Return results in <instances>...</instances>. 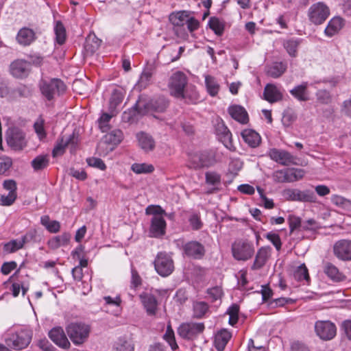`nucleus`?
I'll list each match as a JSON object with an SVG mask.
<instances>
[{
  "instance_id": "12",
  "label": "nucleus",
  "mask_w": 351,
  "mask_h": 351,
  "mask_svg": "<svg viewBox=\"0 0 351 351\" xmlns=\"http://www.w3.org/2000/svg\"><path fill=\"white\" fill-rule=\"evenodd\" d=\"M180 243L182 244L184 254L188 257L200 259L205 254L204 246L197 241H189L184 244L183 241H177L178 245H180Z\"/></svg>"
},
{
  "instance_id": "27",
  "label": "nucleus",
  "mask_w": 351,
  "mask_h": 351,
  "mask_svg": "<svg viewBox=\"0 0 351 351\" xmlns=\"http://www.w3.org/2000/svg\"><path fill=\"white\" fill-rule=\"evenodd\" d=\"M241 136L250 147H257L261 142V138L258 133L252 129H245L242 131Z\"/></svg>"
},
{
  "instance_id": "55",
  "label": "nucleus",
  "mask_w": 351,
  "mask_h": 351,
  "mask_svg": "<svg viewBox=\"0 0 351 351\" xmlns=\"http://www.w3.org/2000/svg\"><path fill=\"white\" fill-rule=\"evenodd\" d=\"M12 165V160L10 157H0V174L6 175Z\"/></svg>"
},
{
  "instance_id": "26",
  "label": "nucleus",
  "mask_w": 351,
  "mask_h": 351,
  "mask_svg": "<svg viewBox=\"0 0 351 351\" xmlns=\"http://www.w3.org/2000/svg\"><path fill=\"white\" fill-rule=\"evenodd\" d=\"M344 20L339 16H335L332 18L326 27L325 28L324 33L326 36L332 37L337 34L343 27Z\"/></svg>"
},
{
  "instance_id": "21",
  "label": "nucleus",
  "mask_w": 351,
  "mask_h": 351,
  "mask_svg": "<svg viewBox=\"0 0 351 351\" xmlns=\"http://www.w3.org/2000/svg\"><path fill=\"white\" fill-rule=\"evenodd\" d=\"M36 39V33L33 29L28 27L20 29L16 36L17 43L23 47L29 46Z\"/></svg>"
},
{
  "instance_id": "3",
  "label": "nucleus",
  "mask_w": 351,
  "mask_h": 351,
  "mask_svg": "<svg viewBox=\"0 0 351 351\" xmlns=\"http://www.w3.org/2000/svg\"><path fill=\"white\" fill-rule=\"evenodd\" d=\"M231 250L234 258L239 261H246L250 259L254 254L253 244L243 239L235 241L232 244Z\"/></svg>"
},
{
  "instance_id": "18",
  "label": "nucleus",
  "mask_w": 351,
  "mask_h": 351,
  "mask_svg": "<svg viewBox=\"0 0 351 351\" xmlns=\"http://www.w3.org/2000/svg\"><path fill=\"white\" fill-rule=\"evenodd\" d=\"M139 298L147 314L149 316L155 315L157 313L158 306V302L156 297L152 293L143 292L140 294Z\"/></svg>"
},
{
  "instance_id": "41",
  "label": "nucleus",
  "mask_w": 351,
  "mask_h": 351,
  "mask_svg": "<svg viewBox=\"0 0 351 351\" xmlns=\"http://www.w3.org/2000/svg\"><path fill=\"white\" fill-rule=\"evenodd\" d=\"M205 83L208 93L210 96H215L219 90V85L215 77L210 75L205 77Z\"/></svg>"
},
{
  "instance_id": "42",
  "label": "nucleus",
  "mask_w": 351,
  "mask_h": 351,
  "mask_svg": "<svg viewBox=\"0 0 351 351\" xmlns=\"http://www.w3.org/2000/svg\"><path fill=\"white\" fill-rule=\"evenodd\" d=\"M56 40L59 45H62L66 40V29L60 21H56L54 27Z\"/></svg>"
},
{
  "instance_id": "29",
  "label": "nucleus",
  "mask_w": 351,
  "mask_h": 351,
  "mask_svg": "<svg viewBox=\"0 0 351 351\" xmlns=\"http://www.w3.org/2000/svg\"><path fill=\"white\" fill-rule=\"evenodd\" d=\"M232 337L226 329L219 330L215 337V346L218 351H223Z\"/></svg>"
},
{
  "instance_id": "25",
  "label": "nucleus",
  "mask_w": 351,
  "mask_h": 351,
  "mask_svg": "<svg viewBox=\"0 0 351 351\" xmlns=\"http://www.w3.org/2000/svg\"><path fill=\"white\" fill-rule=\"evenodd\" d=\"M29 64L23 60H16L10 64V72L16 77H23L27 75Z\"/></svg>"
},
{
  "instance_id": "6",
  "label": "nucleus",
  "mask_w": 351,
  "mask_h": 351,
  "mask_svg": "<svg viewBox=\"0 0 351 351\" xmlns=\"http://www.w3.org/2000/svg\"><path fill=\"white\" fill-rule=\"evenodd\" d=\"M330 15V8L324 2L319 1L312 4L308 10L309 21L314 25H321Z\"/></svg>"
},
{
  "instance_id": "37",
  "label": "nucleus",
  "mask_w": 351,
  "mask_h": 351,
  "mask_svg": "<svg viewBox=\"0 0 351 351\" xmlns=\"http://www.w3.org/2000/svg\"><path fill=\"white\" fill-rule=\"evenodd\" d=\"M123 139V133L119 130H114L106 134L103 137V142L106 144L117 145L121 143Z\"/></svg>"
},
{
  "instance_id": "23",
  "label": "nucleus",
  "mask_w": 351,
  "mask_h": 351,
  "mask_svg": "<svg viewBox=\"0 0 351 351\" xmlns=\"http://www.w3.org/2000/svg\"><path fill=\"white\" fill-rule=\"evenodd\" d=\"M323 271L327 277L334 282H340L346 280V277L340 271L339 268L330 262H326L323 265Z\"/></svg>"
},
{
  "instance_id": "4",
  "label": "nucleus",
  "mask_w": 351,
  "mask_h": 351,
  "mask_svg": "<svg viewBox=\"0 0 351 351\" xmlns=\"http://www.w3.org/2000/svg\"><path fill=\"white\" fill-rule=\"evenodd\" d=\"M216 162L215 154L211 152H195L189 155L188 166L191 169L209 167Z\"/></svg>"
},
{
  "instance_id": "10",
  "label": "nucleus",
  "mask_w": 351,
  "mask_h": 351,
  "mask_svg": "<svg viewBox=\"0 0 351 351\" xmlns=\"http://www.w3.org/2000/svg\"><path fill=\"white\" fill-rule=\"evenodd\" d=\"M203 323L186 322L182 324L178 328V335L183 339L192 340L204 330Z\"/></svg>"
},
{
  "instance_id": "63",
  "label": "nucleus",
  "mask_w": 351,
  "mask_h": 351,
  "mask_svg": "<svg viewBox=\"0 0 351 351\" xmlns=\"http://www.w3.org/2000/svg\"><path fill=\"white\" fill-rule=\"evenodd\" d=\"M146 214L152 215L153 217L156 215H167L165 211L159 206H149L146 208Z\"/></svg>"
},
{
  "instance_id": "64",
  "label": "nucleus",
  "mask_w": 351,
  "mask_h": 351,
  "mask_svg": "<svg viewBox=\"0 0 351 351\" xmlns=\"http://www.w3.org/2000/svg\"><path fill=\"white\" fill-rule=\"evenodd\" d=\"M317 228H319V224L313 219L302 221V230H315Z\"/></svg>"
},
{
  "instance_id": "57",
  "label": "nucleus",
  "mask_w": 351,
  "mask_h": 351,
  "mask_svg": "<svg viewBox=\"0 0 351 351\" xmlns=\"http://www.w3.org/2000/svg\"><path fill=\"white\" fill-rule=\"evenodd\" d=\"M44 120L42 118H39L34 124L35 132L40 139H43L46 137V132L44 128Z\"/></svg>"
},
{
  "instance_id": "61",
  "label": "nucleus",
  "mask_w": 351,
  "mask_h": 351,
  "mask_svg": "<svg viewBox=\"0 0 351 351\" xmlns=\"http://www.w3.org/2000/svg\"><path fill=\"white\" fill-rule=\"evenodd\" d=\"M291 182L301 180L305 175V171L302 169L289 168Z\"/></svg>"
},
{
  "instance_id": "33",
  "label": "nucleus",
  "mask_w": 351,
  "mask_h": 351,
  "mask_svg": "<svg viewBox=\"0 0 351 351\" xmlns=\"http://www.w3.org/2000/svg\"><path fill=\"white\" fill-rule=\"evenodd\" d=\"M71 239L69 233L64 232L61 235L56 236L50 239L48 242V246L52 250H56L61 246H64L68 244Z\"/></svg>"
},
{
  "instance_id": "52",
  "label": "nucleus",
  "mask_w": 351,
  "mask_h": 351,
  "mask_svg": "<svg viewBox=\"0 0 351 351\" xmlns=\"http://www.w3.org/2000/svg\"><path fill=\"white\" fill-rule=\"evenodd\" d=\"M23 246L24 245L21 239H14L4 245V250L8 253H13L20 249H22Z\"/></svg>"
},
{
  "instance_id": "17",
  "label": "nucleus",
  "mask_w": 351,
  "mask_h": 351,
  "mask_svg": "<svg viewBox=\"0 0 351 351\" xmlns=\"http://www.w3.org/2000/svg\"><path fill=\"white\" fill-rule=\"evenodd\" d=\"M268 155L271 160L282 165L289 166L294 164L295 158L287 151L274 148L269 151Z\"/></svg>"
},
{
  "instance_id": "40",
  "label": "nucleus",
  "mask_w": 351,
  "mask_h": 351,
  "mask_svg": "<svg viewBox=\"0 0 351 351\" xmlns=\"http://www.w3.org/2000/svg\"><path fill=\"white\" fill-rule=\"evenodd\" d=\"M300 41L301 39L300 38H291L284 41L283 47L290 56L295 57L297 56L298 47Z\"/></svg>"
},
{
  "instance_id": "36",
  "label": "nucleus",
  "mask_w": 351,
  "mask_h": 351,
  "mask_svg": "<svg viewBox=\"0 0 351 351\" xmlns=\"http://www.w3.org/2000/svg\"><path fill=\"white\" fill-rule=\"evenodd\" d=\"M287 70V64L282 62H274L269 66L267 70V74L273 77L278 78L280 77Z\"/></svg>"
},
{
  "instance_id": "13",
  "label": "nucleus",
  "mask_w": 351,
  "mask_h": 351,
  "mask_svg": "<svg viewBox=\"0 0 351 351\" xmlns=\"http://www.w3.org/2000/svg\"><path fill=\"white\" fill-rule=\"evenodd\" d=\"M333 254L340 261H351V240L341 239L333 245Z\"/></svg>"
},
{
  "instance_id": "15",
  "label": "nucleus",
  "mask_w": 351,
  "mask_h": 351,
  "mask_svg": "<svg viewBox=\"0 0 351 351\" xmlns=\"http://www.w3.org/2000/svg\"><path fill=\"white\" fill-rule=\"evenodd\" d=\"M136 106L138 108L144 106L146 112L155 111L162 112L165 110L168 106L167 100L163 97L152 99L146 104H143L142 101H139Z\"/></svg>"
},
{
  "instance_id": "47",
  "label": "nucleus",
  "mask_w": 351,
  "mask_h": 351,
  "mask_svg": "<svg viewBox=\"0 0 351 351\" xmlns=\"http://www.w3.org/2000/svg\"><path fill=\"white\" fill-rule=\"evenodd\" d=\"M293 277L298 281H308L310 277L307 267L304 264L297 267L293 271Z\"/></svg>"
},
{
  "instance_id": "50",
  "label": "nucleus",
  "mask_w": 351,
  "mask_h": 351,
  "mask_svg": "<svg viewBox=\"0 0 351 351\" xmlns=\"http://www.w3.org/2000/svg\"><path fill=\"white\" fill-rule=\"evenodd\" d=\"M110 113H103L99 119V128L102 132H105L108 128V122L116 114L114 110L110 109Z\"/></svg>"
},
{
  "instance_id": "48",
  "label": "nucleus",
  "mask_w": 351,
  "mask_h": 351,
  "mask_svg": "<svg viewBox=\"0 0 351 351\" xmlns=\"http://www.w3.org/2000/svg\"><path fill=\"white\" fill-rule=\"evenodd\" d=\"M131 169L136 174L149 173L154 171V167L152 165L147 163H134Z\"/></svg>"
},
{
  "instance_id": "20",
  "label": "nucleus",
  "mask_w": 351,
  "mask_h": 351,
  "mask_svg": "<svg viewBox=\"0 0 351 351\" xmlns=\"http://www.w3.org/2000/svg\"><path fill=\"white\" fill-rule=\"evenodd\" d=\"M271 251L272 249L269 246H264L258 249L252 269L256 270L262 268L271 257Z\"/></svg>"
},
{
  "instance_id": "24",
  "label": "nucleus",
  "mask_w": 351,
  "mask_h": 351,
  "mask_svg": "<svg viewBox=\"0 0 351 351\" xmlns=\"http://www.w3.org/2000/svg\"><path fill=\"white\" fill-rule=\"evenodd\" d=\"M308 83L303 82L294 86L289 92L299 101H307L310 99V92L308 90Z\"/></svg>"
},
{
  "instance_id": "5",
  "label": "nucleus",
  "mask_w": 351,
  "mask_h": 351,
  "mask_svg": "<svg viewBox=\"0 0 351 351\" xmlns=\"http://www.w3.org/2000/svg\"><path fill=\"white\" fill-rule=\"evenodd\" d=\"M90 331V326L83 323H71L66 327L69 337L77 345L83 343L87 339Z\"/></svg>"
},
{
  "instance_id": "58",
  "label": "nucleus",
  "mask_w": 351,
  "mask_h": 351,
  "mask_svg": "<svg viewBox=\"0 0 351 351\" xmlns=\"http://www.w3.org/2000/svg\"><path fill=\"white\" fill-rule=\"evenodd\" d=\"M86 162L89 166L97 168L100 170L104 171L106 169V165L100 158L91 157L87 158Z\"/></svg>"
},
{
  "instance_id": "9",
  "label": "nucleus",
  "mask_w": 351,
  "mask_h": 351,
  "mask_svg": "<svg viewBox=\"0 0 351 351\" xmlns=\"http://www.w3.org/2000/svg\"><path fill=\"white\" fill-rule=\"evenodd\" d=\"M66 86L64 82L59 79H51L49 81H43L40 85L43 95L48 99H52L55 95L63 93Z\"/></svg>"
},
{
  "instance_id": "56",
  "label": "nucleus",
  "mask_w": 351,
  "mask_h": 351,
  "mask_svg": "<svg viewBox=\"0 0 351 351\" xmlns=\"http://www.w3.org/2000/svg\"><path fill=\"white\" fill-rule=\"evenodd\" d=\"M265 237L274 245L276 250L279 251L281 249L282 242L278 234L269 232L265 235Z\"/></svg>"
},
{
  "instance_id": "39",
  "label": "nucleus",
  "mask_w": 351,
  "mask_h": 351,
  "mask_svg": "<svg viewBox=\"0 0 351 351\" xmlns=\"http://www.w3.org/2000/svg\"><path fill=\"white\" fill-rule=\"evenodd\" d=\"M208 25L209 27L217 36H221L224 31V22L217 17L213 16L208 20Z\"/></svg>"
},
{
  "instance_id": "46",
  "label": "nucleus",
  "mask_w": 351,
  "mask_h": 351,
  "mask_svg": "<svg viewBox=\"0 0 351 351\" xmlns=\"http://www.w3.org/2000/svg\"><path fill=\"white\" fill-rule=\"evenodd\" d=\"M101 44V40H99L95 35H89L86 40L85 49L88 52L93 53L99 48Z\"/></svg>"
},
{
  "instance_id": "22",
  "label": "nucleus",
  "mask_w": 351,
  "mask_h": 351,
  "mask_svg": "<svg viewBox=\"0 0 351 351\" xmlns=\"http://www.w3.org/2000/svg\"><path fill=\"white\" fill-rule=\"evenodd\" d=\"M49 337L53 342L62 348L67 349L70 347V342L61 327L52 328L49 332Z\"/></svg>"
},
{
  "instance_id": "32",
  "label": "nucleus",
  "mask_w": 351,
  "mask_h": 351,
  "mask_svg": "<svg viewBox=\"0 0 351 351\" xmlns=\"http://www.w3.org/2000/svg\"><path fill=\"white\" fill-rule=\"evenodd\" d=\"M206 183L213 187L208 191V193H213L219 190L221 185V176L215 171H208L205 174Z\"/></svg>"
},
{
  "instance_id": "60",
  "label": "nucleus",
  "mask_w": 351,
  "mask_h": 351,
  "mask_svg": "<svg viewBox=\"0 0 351 351\" xmlns=\"http://www.w3.org/2000/svg\"><path fill=\"white\" fill-rule=\"evenodd\" d=\"M208 295L213 302L220 300L222 296V289L219 287H215L208 289Z\"/></svg>"
},
{
  "instance_id": "62",
  "label": "nucleus",
  "mask_w": 351,
  "mask_h": 351,
  "mask_svg": "<svg viewBox=\"0 0 351 351\" xmlns=\"http://www.w3.org/2000/svg\"><path fill=\"white\" fill-rule=\"evenodd\" d=\"M331 201L334 204L341 207H346L351 204V201L337 195H332Z\"/></svg>"
},
{
  "instance_id": "11",
  "label": "nucleus",
  "mask_w": 351,
  "mask_h": 351,
  "mask_svg": "<svg viewBox=\"0 0 351 351\" xmlns=\"http://www.w3.org/2000/svg\"><path fill=\"white\" fill-rule=\"evenodd\" d=\"M6 141L14 150H21L26 145L25 135L19 128H12L7 132Z\"/></svg>"
},
{
  "instance_id": "49",
  "label": "nucleus",
  "mask_w": 351,
  "mask_h": 351,
  "mask_svg": "<svg viewBox=\"0 0 351 351\" xmlns=\"http://www.w3.org/2000/svg\"><path fill=\"white\" fill-rule=\"evenodd\" d=\"M208 310V305L205 302H195L193 303L194 317L197 318L202 317Z\"/></svg>"
},
{
  "instance_id": "38",
  "label": "nucleus",
  "mask_w": 351,
  "mask_h": 351,
  "mask_svg": "<svg viewBox=\"0 0 351 351\" xmlns=\"http://www.w3.org/2000/svg\"><path fill=\"white\" fill-rule=\"evenodd\" d=\"M316 103L321 105H329L332 101V95L326 89H319L315 93Z\"/></svg>"
},
{
  "instance_id": "30",
  "label": "nucleus",
  "mask_w": 351,
  "mask_h": 351,
  "mask_svg": "<svg viewBox=\"0 0 351 351\" xmlns=\"http://www.w3.org/2000/svg\"><path fill=\"white\" fill-rule=\"evenodd\" d=\"M138 145L145 152H149L154 149L155 141L152 136L146 132H139L136 134Z\"/></svg>"
},
{
  "instance_id": "44",
  "label": "nucleus",
  "mask_w": 351,
  "mask_h": 351,
  "mask_svg": "<svg viewBox=\"0 0 351 351\" xmlns=\"http://www.w3.org/2000/svg\"><path fill=\"white\" fill-rule=\"evenodd\" d=\"M316 195L311 190L300 191L298 189L297 195V202H315Z\"/></svg>"
},
{
  "instance_id": "8",
  "label": "nucleus",
  "mask_w": 351,
  "mask_h": 351,
  "mask_svg": "<svg viewBox=\"0 0 351 351\" xmlns=\"http://www.w3.org/2000/svg\"><path fill=\"white\" fill-rule=\"evenodd\" d=\"M316 335L323 341H330L337 335V327L334 323L328 320H318L314 326Z\"/></svg>"
},
{
  "instance_id": "35",
  "label": "nucleus",
  "mask_w": 351,
  "mask_h": 351,
  "mask_svg": "<svg viewBox=\"0 0 351 351\" xmlns=\"http://www.w3.org/2000/svg\"><path fill=\"white\" fill-rule=\"evenodd\" d=\"M132 341L126 337H119L113 344L114 351H134Z\"/></svg>"
},
{
  "instance_id": "43",
  "label": "nucleus",
  "mask_w": 351,
  "mask_h": 351,
  "mask_svg": "<svg viewBox=\"0 0 351 351\" xmlns=\"http://www.w3.org/2000/svg\"><path fill=\"white\" fill-rule=\"evenodd\" d=\"M49 162V160L47 155H39L32 161L31 164L35 171H39L46 168Z\"/></svg>"
},
{
  "instance_id": "45",
  "label": "nucleus",
  "mask_w": 351,
  "mask_h": 351,
  "mask_svg": "<svg viewBox=\"0 0 351 351\" xmlns=\"http://www.w3.org/2000/svg\"><path fill=\"white\" fill-rule=\"evenodd\" d=\"M124 97L123 90L121 89H114L110 99V109L115 110L116 107L119 105Z\"/></svg>"
},
{
  "instance_id": "16",
  "label": "nucleus",
  "mask_w": 351,
  "mask_h": 351,
  "mask_svg": "<svg viewBox=\"0 0 351 351\" xmlns=\"http://www.w3.org/2000/svg\"><path fill=\"white\" fill-rule=\"evenodd\" d=\"M77 143L78 138L74 134L65 139L64 137H62L57 141L52 151L53 157L55 158L62 155L64 153L65 148L69 145H71V149H75Z\"/></svg>"
},
{
  "instance_id": "28",
  "label": "nucleus",
  "mask_w": 351,
  "mask_h": 351,
  "mask_svg": "<svg viewBox=\"0 0 351 351\" xmlns=\"http://www.w3.org/2000/svg\"><path fill=\"white\" fill-rule=\"evenodd\" d=\"M228 113L237 121L245 124L248 121V114L244 108L234 105L228 108Z\"/></svg>"
},
{
  "instance_id": "19",
  "label": "nucleus",
  "mask_w": 351,
  "mask_h": 351,
  "mask_svg": "<svg viewBox=\"0 0 351 351\" xmlns=\"http://www.w3.org/2000/svg\"><path fill=\"white\" fill-rule=\"evenodd\" d=\"M166 221L161 215L152 217L151 219V226L149 234L152 237H162L165 234Z\"/></svg>"
},
{
  "instance_id": "54",
  "label": "nucleus",
  "mask_w": 351,
  "mask_h": 351,
  "mask_svg": "<svg viewBox=\"0 0 351 351\" xmlns=\"http://www.w3.org/2000/svg\"><path fill=\"white\" fill-rule=\"evenodd\" d=\"M239 311V307L237 304H232L228 308L227 313L229 315L228 322L231 326H234L237 323Z\"/></svg>"
},
{
  "instance_id": "2",
  "label": "nucleus",
  "mask_w": 351,
  "mask_h": 351,
  "mask_svg": "<svg viewBox=\"0 0 351 351\" xmlns=\"http://www.w3.org/2000/svg\"><path fill=\"white\" fill-rule=\"evenodd\" d=\"M5 343L8 346L14 350H23L31 342L32 332L25 329H21L16 332H10L5 337Z\"/></svg>"
},
{
  "instance_id": "53",
  "label": "nucleus",
  "mask_w": 351,
  "mask_h": 351,
  "mask_svg": "<svg viewBox=\"0 0 351 351\" xmlns=\"http://www.w3.org/2000/svg\"><path fill=\"white\" fill-rule=\"evenodd\" d=\"M152 70L151 69H145L141 73L138 84L141 88H145L150 82L152 77Z\"/></svg>"
},
{
  "instance_id": "51",
  "label": "nucleus",
  "mask_w": 351,
  "mask_h": 351,
  "mask_svg": "<svg viewBox=\"0 0 351 351\" xmlns=\"http://www.w3.org/2000/svg\"><path fill=\"white\" fill-rule=\"evenodd\" d=\"M188 221L191 229L193 230H198L203 226V223L198 213H191L189 216Z\"/></svg>"
},
{
  "instance_id": "59",
  "label": "nucleus",
  "mask_w": 351,
  "mask_h": 351,
  "mask_svg": "<svg viewBox=\"0 0 351 351\" xmlns=\"http://www.w3.org/2000/svg\"><path fill=\"white\" fill-rule=\"evenodd\" d=\"M16 193H8V195H1L0 197V204L2 206H10L16 200Z\"/></svg>"
},
{
  "instance_id": "31",
  "label": "nucleus",
  "mask_w": 351,
  "mask_h": 351,
  "mask_svg": "<svg viewBox=\"0 0 351 351\" xmlns=\"http://www.w3.org/2000/svg\"><path fill=\"white\" fill-rule=\"evenodd\" d=\"M264 98L269 103H274L282 99V94L277 87L271 84L265 86L263 93Z\"/></svg>"
},
{
  "instance_id": "7",
  "label": "nucleus",
  "mask_w": 351,
  "mask_h": 351,
  "mask_svg": "<svg viewBox=\"0 0 351 351\" xmlns=\"http://www.w3.org/2000/svg\"><path fill=\"white\" fill-rule=\"evenodd\" d=\"M154 263L156 272L162 277L169 276L174 270L173 259L166 252H159Z\"/></svg>"
},
{
  "instance_id": "1",
  "label": "nucleus",
  "mask_w": 351,
  "mask_h": 351,
  "mask_svg": "<svg viewBox=\"0 0 351 351\" xmlns=\"http://www.w3.org/2000/svg\"><path fill=\"white\" fill-rule=\"evenodd\" d=\"M187 84V77L181 71L173 73L169 78L168 86L171 95L177 98H187V91L185 87Z\"/></svg>"
},
{
  "instance_id": "34",
  "label": "nucleus",
  "mask_w": 351,
  "mask_h": 351,
  "mask_svg": "<svg viewBox=\"0 0 351 351\" xmlns=\"http://www.w3.org/2000/svg\"><path fill=\"white\" fill-rule=\"evenodd\" d=\"M190 14V12L186 10L172 12L169 15V21L174 26H182L186 23Z\"/></svg>"
},
{
  "instance_id": "14",
  "label": "nucleus",
  "mask_w": 351,
  "mask_h": 351,
  "mask_svg": "<svg viewBox=\"0 0 351 351\" xmlns=\"http://www.w3.org/2000/svg\"><path fill=\"white\" fill-rule=\"evenodd\" d=\"M215 133L219 140L228 149L233 151L235 149L232 142V134L226 127L225 123L221 121H217L215 125Z\"/></svg>"
}]
</instances>
